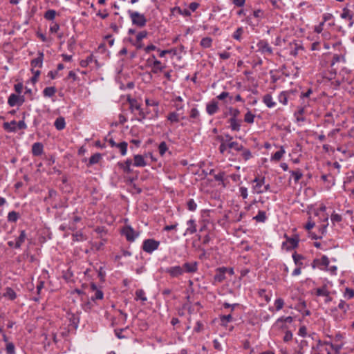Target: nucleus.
Listing matches in <instances>:
<instances>
[{
    "label": "nucleus",
    "instance_id": "obj_51",
    "mask_svg": "<svg viewBox=\"0 0 354 354\" xmlns=\"http://www.w3.org/2000/svg\"><path fill=\"white\" fill-rule=\"evenodd\" d=\"M221 322L222 326H226L227 323L231 322L233 319L232 316L230 314L227 315L221 316Z\"/></svg>",
    "mask_w": 354,
    "mask_h": 354
},
{
    "label": "nucleus",
    "instance_id": "obj_35",
    "mask_svg": "<svg viewBox=\"0 0 354 354\" xmlns=\"http://www.w3.org/2000/svg\"><path fill=\"white\" fill-rule=\"evenodd\" d=\"M167 118L171 123L178 122L180 120L179 114L176 111L170 112Z\"/></svg>",
    "mask_w": 354,
    "mask_h": 354
},
{
    "label": "nucleus",
    "instance_id": "obj_33",
    "mask_svg": "<svg viewBox=\"0 0 354 354\" xmlns=\"http://www.w3.org/2000/svg\"><path fill=\"white\" fill-rule=\"evenodd\" d=\"M286 153L285 149L283 146L280 147V149L277 151H276L274 154L271 156L272 160L279 161L281 159L284 153Z\"/></svg>",
    "mask_w": 354,
    "mask_h": 354
},
{
    "label": "nucleus",
    "instance_id": "obj_42",
    "mask_svg": "<svg viewBox=\"0 0 354 354\" xmlns=\"http://www.w3.org/2000/svg\"><path fill=\"white\" fill-rule=\"evenodd\" d=\"M136 299L141 300L142 301H146L147 298L145 295V292L142 289H138L136 291Z\"/></svg>",
    "mask_w": 354,
    "mask_h": 354
},
{
    "label": "nucleus",
    "instance_id": "obj_45",
    "mask_svg": "<svg viewBox=\"0 0 354 354\" xmlns=\"http://www.w3.org/2000/svg\"><path fill=\"white\" fill-rule=\"evenodd\" d=\"M4 296L8 297L11 300H14L17 297L16 292L11 288H6Z\"/></svg>",
    "mask_w": 354,
    "mask_h": 354
},
{
    "label": "nucleus",
    "instance_id": "obj_58",
    "mask_svg": "<svg viewBox=\"0 0 354 354\" xmlns=\"http://www.w3.org/2000/svg\"><path fill=\"white\" fill-rule=\"evenodd\" d=\"M344 297L348 299H350L354 297V290L346 288L344 293Z\"/></svg>",
    "mask_w": 354,
    "mask_h": 354
},
{
    "label": "nucleus",
    "instance_id": "obj_43",
    "mask_svg": "<svg viewBox=\"0 0 354 354\" xmlns=\"http://www.w3.org/2000/svg\"><path fill=\"white\" fill-rule=\"evenodd\" d=\"M56 92V89L53 86L46 87L43 91V94L45 97H52Z\"/></svg>",
    "mask_w": 354,
    "mask_h": 354
},
{
    "label": "nucleus",
    "instance_id": "obj_34",
    "mask_svg": "<svg viewBox=\"0 0 354 354\" xmlns=\"http://www.w3.org/2000/svg\"><path fill=\"white\" fill-rule=\"evenodd\" d=\"M115 147L119 149L120 154L124 156L127 154V152L128 143L125 141H123L118 143Z\"/></svg>",
    "mask_w": 354,
    "mask_h": 354
},
{
    "label": "nucleus",
    "instance_id": "obj_55",
    "mask_svg": "<svg viewBox=\"0 0 354 354\" xmlns=\"http://www.w3.org/2000/svg\"><path fill=\"white\" fill-rule=\"evenodd\" d=\"M6 351L7 354H15V347L13 343L8 342L6 344Z\"/></svg>",
    "mask_w": 354,
    "mask_h": 354
},
{
    "label": "nucleus",
    "instance_id": "obj_48",
    "mask_svg": "<svg viewBox=\"0 0 354 354\" xmlns=\"http://www.w3.org/2000/svg\"><path fill=\"white\" fill-rule=\"evenodd\" d=\"M101 158H102V156L99 153H96L93 154L89 158V165H92L94 164H97V162H99Z\"/></svg>",
    "mask_w": 354,
    "mask_h": 354
},
{
    "label": "nucleus",
    "instance_id": "obj_37",
    "mask_svg": "<svg viewBox=\"0 0 354 354\" xmlns=\"http://www.w3.org/2000/svg\"><path fill=\"white\" fill-rule=\"evenodd\" d=\"M288 91H281L278 95V100L283 105L288 104Z\"/></svg>",
    "mask_w": 354,
    "mask_h": 354
},
{
    "label": "nucleus",
    "instance_id": "obj_60",
    "mask_svg": "<svg viewBox=\"0 0 354 354\" xmlns=\"http://www.w3.org/2000/svg\"><path fill=\"white\" fill-rule=\"evenodd\" d=\"M263 15V11L260 9L254 10L252 13V16L257 19V23L262 19Z\"/></svg>",
    "mask_w": 354,
    "mask_h": 354
},
{
    "label": "nucleus",
    "instance_id": "obj_44",
    "mask_svg": "<svg viewBox=\"0 0 354 354\" xmlns=\"http://www.w3.org/2000/svg\"><path fill=\"white\" fill-rule=\"evenodd\" d=\"M291 176L294 178L295 183H297L302 178L303 174L299 170L290 171Z\"/></svg>",
    "mask_w": 354,
    "mask_h": 354
},
{
    "label": "nucleus",
    "instance_id": "obj_18",
    "mask_svg": "<svg viewBox=\"0 0 354 354\" xmlns=\"http://www.w3.org/2000/svg\"><path fill=\"white\" fill-rule=\"evenodd\" d=\"M132 165V160L127 158L124 162H118V166L123 170L126 174H130L132 171L131 165Z\"/></svg>",
    "mask_w": 354,
    "mask_h": 354
},
{
    "label": "nucleus",
    "instance_id": "obj_50",
    "mask_svg": "<svg viewBox=\"0 0 354 354\" xmlns=\"http://www.w3.org/2000/svg\"><path fill=\"white\" fill-rule=\"evenodd\" d=\"M175 10L179 15L183 17H190L192 15L191 11L188 9H182L180 7H176Z\"/></svg>",
    "mask_w": 354,
    "mask_h": 354
},
{
    "label": "nucleus",
    "instance_id": "obj_19",
    "mask_svg": "<svg viewBox=\"0 0 354 354\" xmlns=\"http://www.w3.org/2000/svg\"><path fill=\"white\" fill-rule=\"evenodd\" d=\"M149 66L151 68V73L154 74H158L162 72L166 67V66L162 64L160 61H155V62L151 63Z\"/></svg>",
    "mask_w": 354,
    "mask_h": 354
},
{
    "label": "nucleus",
    "instance_id": "obj_2",
    "mask_svg": "<svg viewBox=\"0 0 354 354\" xmlns=\"http://www.w3.org/2000/svg\"><path fill=\"white\" fill-rule=\"evenodd\" d=\"M129 109L135 115V120L142 122L146 118L147 114L141 108V104L136 99H129Z\"/></svg>",
    "mask_w": 354,
    "mask_h": 354
},
{
    "label": "nucleus",
    "instance_id": "obj_9",
    "mask_svg": "<svg viewBox=\"0 0 354 354\" xmlns=\"http://www.w3.org/2000/svg\"><path fill=\"white\" fill-rule=\"evenodd\" d=\"M198 263L197 261L185 262L181 266L184 273H195L198 270Z\"/></svg>",
    "mask_w": 354,
    "mask_h": 354
},
{
    "label": "nucleus",
    "instance_id": "obj_39",
    "mask_svg": "<svg viewBox=\"0 0 354 354\" xmlns=\"http://www.w3.org/2000/svg\"><path fill=\"white\" fill-rule=\"evenodd\" d=\"M227 145L229 149H233L236 151H240L243 149V145L235 141L230 142Z\"/></svg>",
    "mask_w": 354,
    "mask_h": 354
},
{
    "label": "nucleus",
    "instance_id": "obj_1",
    "mask_svg": "<svg viewBox=\"0 0 354 354\" xmlns=\"http://www.w3.org/2000/svg\"><path fill=\"white\" fill-rule=\"evenodd\" d=\"M252 192L253 194H261L270 191V185L266 183L265 176H258L252 180Z\"/></svg>",
    "mask_w": 354,
    "mask_h": 354
},
{
    "label": "nucleus",
    "instance_id": "obj_29",
    "mask_svg": "<svg viewBox=\"0 0 354 354\" xmlns=\"http://www.w3.org/2000/svg\"><path fill=\"white\" fill-rule=\"evenodd\" d=\"M26 239V233L25 230H21L20 234L16 240V242L15 244V248H21L22 243H24Z\"/></svg>",
    "mask_w": 354,
    "mask_h": 354
},
{
    "label": "nucleus",
    "instance_id": "obj_54",
    "mask_svg": "<svg viewBox=\"0 0 354 354\" xmlns=\"http://www.w3.org/2000/svg\"><path fill=\"white\" fill-rule=\"evenodd\" d=\"M274 306L276 308V310L277 311H279L280 310H281L284 306V301L282 298H277L275 301H274Z\"/></svg>",
    "mask_w": 354,
    "mask_h": 354
},
{
    "label": "nucleus",
    "instance_id": "obj_26",
    "mask_svg": "<svg viewBox=\"0 0 354 354\" xmlns=\"http://www.w3.org/2000/svg\"><path fill=\"white\" fill-rule=\"evenodd\" d=\"M241 120H239L238 119L230 118L229 123L231 130L234 131H239L241 129Z\"/></svg>",
    "mask_w": 354,
    "mask_h": 354
},
{
    "label": "nucleus",
    "instance_id": "obj_32",
    "mask_svg": "<svg viewBox=\"0 0 354 354\" xmlns=\"http://www.w3.org/2000/svg\"><path fill=\"white\" fill-rule=\"evenodd\" d=\"M54 125L59 131L64 129L66 126L65 118L64 117L57 118L55 121Z\"/></svg>",
    "mask_w": 354,
    "mask_h": 354
},
{
    "label": "nucleus",
    "instance_id": "obj_47",
    "mask_svg": "<svg viewBox=\"0 0 354 354\" xmlns=\"http://www.w3.org/2000/svg\"><path fill=\"white\" fill-rule=\"evenodd\" d=\"M255 115L251 111H248L244 117V121L248 124H252L254 122Z\"/></svg>",
    "mask_w": 354,
    "mask_h": 354
},
{
    "label": "nucleus",
    "instance_id": "obj_27",
    "mask_svg": "<svg viewBox=\"0 0 354 354\" xmlns=\"http://www.w3.org/2000/svg\"><path fill=\"white\" fill-rule=\"evenodd\" d=\"M3 127L5 131L8 132H16L17 131V122L12 120L10 122H4Z\"/></svg>",
    "mask_w": 354,
    "mask_h": 354
},
{
    "label": "nucleus",
    "instance_id": "obj_16",
    "mask_svg": "<svg viewBox=\"0 0 354 354\" xmlns=\"http://www.w3.org/2000/svg\"><path fill=\"white\" fill-rule=\"evenodd\" d=\"M218 110V103L215 100H212L206 104V112L209 115H214Z\"/></svg>",
    "mask_w": 354,
    "mask_h": 354
},
{
    "label": "nucleus",
    "instance_id": "obj_53",
    "mask_svg": "<svg viewBox=\"0 0 354 354\" xmlns=\"http://www.w3.org/2000/svg\"><path fill=\"white\" fill-rule=\"evenodd\" d=\"M187 207L189 211L194 212L197 208V204L196 203L194 199L191 198L188 200L187 203Z\"/></svg>",
    "mask_w": 354,
    "mask_h": 354
},
{
    "label": "nucleus",
    "instance_id": "obj_13",
    "mask_svg": "<svg viewBox=\"0 0 354 354\" xmlns=\"http://www.w3.org/2000/svg\"><path fill=\"white\" fill-rule=\"evenodd\" d=\"M123 234L129 241H134L138 236V234L130 226H126L123 229Z\"/></svg>",
    "mask_w": 354,
    "mask_h": 354
},
{
    "label": "nucleus",
    "instance_id": "obj_61",
    "mask_svg": "<svg viewBox=\"0 0 354 354\" xmlns=\"http://www.w3.org/2000/svg\"><path fill=\"white\" fill-rule=\"evenodd\" d=\"M292 259L294 260V262L296 265H301L302 263L300 262L301 260L304 259L303 256L301 254H298L296 252H295L292 254Z\"/></svg>",
    "mask_w": 354,
    "mask_h": 354
},
{
    "label": "nucleus",
    "instance_id": "obj_38",
    "mask_svg": "<svg viewBox=\"0 0 354 354\" xmlns=\"http://www.w3.org/2000/svg\"><path fill=\"white\" fill-rule=\"evenodd\" d=\"M244 30L243 27H239L232 34V37L236 41H241Z\"/></svg>",
    "mask_w": 354,
    "mask_h": 354
},
{
    "label": "nucleus",
    "instance_id": "obj_56",
    "mask_svg": "<svg viewBox=\"0 0 354 354\" xmlns=\"http://www.w3.org/2000/svg\"><path fill=\"white\" fill-rule=\"evenodd\" d=\"M341 61L344 62V57L337 54H335L333 57L330 66H333L336 63L339 62Z\"/></svg>",
    "mask_w": 354,
    "mask_h": 354
},
{
    "label": "nucleus",
    "instance_id": "obj_59",
    "mask_svg": "<svg viewBox=\"0 0 354 354\" xmlns=\"http://www.w3.org/2000/svg\"><path fill=\"white\" fill-rule=\"evenodd\" d=\"M56 15V12L53 10H49L46 12L44 17L48 20H53Z\"/></svg>",
    "mask_w": 354,
    "mask_h": 354
},
{
    "label": "nucleus",
    "instance_id": "obj_11",
    "mask_svg": "<svg viewBox=\"0 0 354 354\" xmlns=\"http://www.w3.org/2000/svg\"><path fill=\"white\" fill-rule=\"evenodd\" d=\"M353 17L354 16H353V12L347 8H344L342 10V12L340 15V17L342 19H346L348 21V26L349 28H351L354 24Z\"/></svg>",
    "mask_w": 354,
    "mask_h": 354
},
{
    "label": "nucleus",
    "instance_id": "obj_52",
    "mask_svg": "<svg viewBox=\"0 0 354 354\" xmlns=\"http://www.w3.org/2000/svg\"><path fill=\"white\" fill-rule=\"evenodd\" d=\"M241 151H242L241 157L244 160L247 161L252 157V153L249 149L243 147V149Z\"/></svg>",
    "mask_w": 354,
    "mask_h": 354
},
{
    "label": "nucleus",
    "instance_id": "obj_31",
    "mask_svg": "<svg viewBox=\"0 0 354 354\" xmlns=\"http://www.w3.org/2000/svg\"><path fill=\"white\" fill-rule=\"evenodd\" d=\"M297 310L302 313L303 316H309L310 312L306 309V304L304 301L297 305Z\"/></svg>",
    "mask_w": 354,
    "mask_h": 354
},
{
    "label": "nucleus",
    "instance_id": "obj_64",
    "mask_svg": "<svg viewBox=\"0 0 354 354\" xmlns=\"http://www.w3.org/2000/svg\"><path fill=\"white\" fill-rule=\"evenodd\" d=\"M145 104L148 106H156L158 107L159 105V103L158 101L154 100H150L149 98L145 99Z\"/></svg>",
    "mask_w": 354,
    "mask_h": 354
},
{
    "label": "nucleus",
    "instance_id": "obj_22",
    "mask_svg": "<svg viewBox=\"0 0 354 354\" xmlns=\"http://www.w3.org/2000/svg\"><path fill=\"white\" fill-rule=\"evenodd\" d=\"M306 106V105L299 106L297 111L295 112L294 116L297 122L305 121L306 118L304 117V114L305 113Z\"/></svg>",
    "mask_w": 354,
    "mask_h": 354
},
{
    "label": "nucleus",
    "instance_id": "obj_63",
    "mask_svg": "<svg viewBox=\"0 0 354 354\" xmlns=\"http://www.w3.org/2000/svg\"><path fill=\"white\" fill-rule=\"evenodd\" d=\"M103 292L101 291V290H96V291L95 292V294L94 295H93L91 297V299L93 301H95L96 299H102L103 298Z\"/></svg>",
    "mask_w": 354,
    "mask_h": 354
},
{
    "label": "nucleus",
    "instance_id": "obj_8",
    "mask_svg": "<svg viewBox=\"0 0 354 354\" xmlns=\"http://www.w3.org/2000/svg\"><path fill=\"white\" fill-rule=\"evenodd\" d=\"M164 272L169 274L171 278H179L183 275V270L180 266L167 267L165 269Z\"/></svg>",
    "mask_w": 354,
    "mask_h": 354
},
{
    "label": "nucleus",
    "instance_id": "obj_5",
    "mask_svg": "<svg viewBox=\"0 0 354 354\" xmlns=\"http://www.w3.org/2000/svg\"><path fill=\"white\" fill-rule=\"evenodd\" d=\"M286 241L283 242L282 247L286 250H291L298 246L299 237L297 234H295L292 237L288 236L287 234L284 235Z\"/></svg>",
    "mask_w": 354,
    "mask_h": 354
},
{
    "label": "nucleus",
    "instance_id": "obj_30",
    "mask_svg": "<svg viewBox=\"0 0 354 354\" xmlns=\"http://www.w3.org/2000/svg\"><path fill=\"white\" fill-rule=\"evenodd\" d=\"M174 102V107L177 111H180L184 109V104H183V99L180 96H176L173 99Z\"/></svg>",
    "mask_w": 354,
    "mask_h": 354
},
{
    "label": "nucleus",
    "instance_id": "obj_28",
    "mask_svg": "<svg viewBox=\"0 0 354 354\" xmlns=\"http://www.w3.org/2000/svg\"><path fill=\"white\" fill-rule=\"evenodd\" d=\"M43 58H44L43 53H39V56L37 58H35L31 61L30 64H31L32 68L33 69L35 67L41 68L42 66Z\"/></svg>",
    "mask_w": 354,
    "mask_h": 354
},
{
    "label": "nucleus",
    "instance_id": "obj_10",
    "mask_svg": "<svg viewBox=\"0 0 354 354\" xmlns=\"http://www.w3.org/2000/svg\"><path fill=\"white\" fill-rule=\"evenodd\" d=\"M24 101L25 99L24 96L12 93L8 97V103L10 106H15L16 105L21 106Z\"/></svg>",
    "mask_w": 354,
    "mask_h": 354
},
{
    "label": "nucleus",
    "instance_id": "obj_7",
    "mask_svg": "<svg viewBox=\"0 0 354 354\" xmlns=\"http://www.w3.org/2000/svg\"><path fill=\"white\" fill-rule=\"evenodd\" d=\"M160 245V241L152 239H146L142 243V250L147 253H152L156 250Z\"/></svg>",
    "mask_w": 354,
    "mask_h": 354
},
{
    "label": "nucleus",
    "instance_id": "obj_23",
    "mask_svg": "<svg viewBox=\"0 0 354 354\" xmlns=\"http://www.w3.org/2000/svg\"><path fill=\"white\" fill-rule=\"evenodd\" d=\"M329 292L328 287L326 285H324L322 287L315 288L312 291V294H315L317 297H324L328 296V292Z\"/></svg>",
    "mask_w": 354,
    "mask_h": 354
},
{
    "label": "nucleus",
    "instance_id": "obj_14",
    "mask_svg": "<svg viewBox=\"0 0 354 354\" xmlns=\"http://www.w3.org/2000/svg\"><path fill=\"white\" fill-rule=\"evenodd\" d=\"M189 120L190 122L193 124H201V120L200 118V112L196 107H194L190 110Z\"/></svg>",
    "mask_w": 354,
    "mask_h": 354
},
{
    "label": "nucleus",
    "instance_id": "obj_6",
    "mask_svg": "<svg viewBox=\"0 0 354 354\" xmlns=\"http://www.w3.org/2000/svg\"><path fill=\"white\" fill-rule=\"evenodd\" d=\"M258 52L264 55H272L273 54L272 48L270 46L268 41L266 39H261L257 44Z\"/></svg>",
    "mask_w": 354,
    "mask_h": 354
},
{
    "label": "nucleus",
    "instance_id": "obj_62",
    "mask_svg": "<svg viewBox=\"0 0 354 354\" xmlns=\"http://www.w3.org/2000/svg\"><path fill=\"white\" fill-rule=\"evenodd\" d=\"M148 32L146 30H142L139 32L136 35V41L137 42H140L142 40L147 37Z\"/></svg>",
    "mask_w": 354,
    "mask_h": 354
},
{
    "label": "nucleus",
    "instance_id": "obj_46",
    "mask_svg": "<svg viewBox=\"0 0 354 354\" xmlns=\"http://www.w3.org/2000/svg\"><path fill=\"white\" fill-rule=\"evenodd\" d=\"M19 217V213L12 211L8 213V221L9 222L15 223Z\"/></svg>",
    "mask_w": 354,
    "mask_h": 354
},
{
    "label": "nucleus",
    "instance_id": "obj_25",
    "mask_svg": "<svg viewBox=\"0 0 354 354\" xmlns=\"http://www.w3.org/2000/svg\"><path fill=\"white\" fill-rule=\"evenodd\" d=\"M134 162L133 165L136 167H143L147 165V162L142 155H135L133 157Z\"/></svg>",
    "mask_w": 354,
    "mask_h": 354
},
{
    "label": "nucleus",
    "instance_id": "obj_17",
    "mask_svg": "<svg viewBox=\"0 0 354 354\" xmlns=\"http://www.w3.org/2000/svg\"><path fill=\"white\" fill-rule=\"evenodd\" d=\"M227 268L225 267L218 268L216 270V273L214 277V279L215 281L221 283L225 279V272H227Z\"/></svg>",
    "mask_w": 354,
    "mask_h": 354
},
{
    "label": "nucleus",
    "instance_id": "obj_12",
    "mask_svg": "<svg viewBox=\"0 0 354 354\" xmlns=\"http://www.w3.org/2000/svg\"><path fill=\"white\" fill-rule=\"evenodd\" d=\"M68 319H69V321L68 322V331H69L71 330H75L78 327V324H79V322H80V319H79L78 316H77L74 314L69 315L68 313Z\"/></svg>",
    "mask_w": 354,
    "mask_h": 354
},
{
    "label": "nucleus",
    "instance_id": "obj_21",
    "mask_svg": "<svg viewBox=\"0 0 354 354\" xmlns=\"http://www.w3.org/2000/svg\"><path fill=\"white\" fill-rule=\"evenodd\" d=\"M187 228L184 233V236L187 234H193L196 232V224L194 219H189L187 221Z\"/></svg>",
    "mask_w": 354,
    "mask_h": 354
},
{
    "label": "nucleus",
    "instance_id": "obj_24",
    "mask_svg": "<svg viewBox=\"0 0 354 354\" xmlns=\"http://www.w3.org/2000/svg\"><path fill=\"white\" fill-rule=\"evenodd\" d=\"M44 146L41 142H35L32 146L33 156H38L43 153Z\"/></svg>",
    "mask_w": 354,
    "mask_h": 354
},
{
    "label": "nucleus",
    "instance_id": "obj_3",
    "mask_svg": "<svg viewBox=\"0 0 354 354\" xmlns=\"http://www.w3.org/2000/svg\"><path fill=\"white\" fill-rule=\"evenodd\" d=\"M332 349L331 342L318 340L316 345L312 347L310 354H331Z\"/></svg>",
    "mask_w": 354,
    "mask_h": 354
},
{
    "label": "nucleus",
    "instance_id": "obj_40",
    "mask_svg": "<svg viewBox=\"0 0 354 354\" xmlns=\"http://www.w3.org/2000/svg\"><path fill=\"white\" fill-rule=\"evenodd\" d=\"M212 39L209 37H203L200 42L201 46L203 48H208L212 46Z\"/></svg>",
    "mask_w": 354,
    "mask_h": 354
},
{
    "label": "nucleus",
    "instance_id": "obj_41",
    "mask_svg": "<svg viewBox=\"0 0 354 354\" xmlns=\"http://www.w3.org/2000/svg\"><path fill=\"white\" fill-rule=\"evenodd\" d=\"M293 322V317L291 316L288 317H281L278 318L274 324V325H279L281 323H292Z\"/></svg>",
    "mask_w": 354,
    "mask_h": 354
},
{
    "label": "nucleus",
    "instance_id": "obj_15",
    "mask_svg": "<svg viewBox=\"0 0 354 354\" xmlns=\"http://www.w3.org/2000/svg\"><path fill=\"white\" fill-rule=\"evenodd\" d=\"M337 308L340 309L343 312V315H341L339 317H335V319L337 321H340L345 317V315L347 313V311L349 310V305L346 304L344 301L341 300L338 304L337 308H335L333 311H336Z\"/></svg>",
    "mask_w": 354,
    "mask_h": 354
},
{
    "label": "nucleus",
    "instance_id": "obj_20",
    "mask_svg": "<svg viewBox=\"0 0 354 354\" xmlns=\"http://www.w3.org/2000/svg\"><path fill=\"white\" fill-rule=\"evenodd\" d=\"M262 102L266 104V106L268 108L270 109L274 108L277 104L276 102L274 100L270 93H267L264 95L262 98Z\"/></svg>",
    "mask_w": 354,
    "mask_h": 354
},
{
    "label": "nucleus",
    "instance_id": "obj_49",
    "mask_svg": "<svg viewBox=\"0 0 354 354\" xmlns=\"http://www.w3.org/2000/svg\"><path fill=\"white\" fill-rule=\"evenodd\" d=\"M168 150L167 145L165 142H161L158 146V152L161 156H163Z\"/></svg>",
    "mask_w": 354,
    "mask_h": 354
},
{
    "label": "nucleus",
    "instance_id": "obj_4",
    "mask_svg": "<svg viewBox=\"0 0 354 354\" xmlns=\"http://www.w3.org/2000/svg\"><path fill=\"white\" fill-rule=\"evenodd\" d=\"M128 14L133 25L139 28H142L146 25L147 19L144 15L131 10H128Z\"/></svg>",
    "mask_w": 354,
    "mask_h": 354
},
{
    "label": "nucleus",
    "instance_id": "obj_57",
    "mask_svg": "<svg viewBox=\"0 0 354 354\" xmlns=\"http://www.w3.org/2000/svg\"><path fill=\"white\" fill-rule=\"evenodd\" d=\"M229 111H230V114L231 115L230 118L237 119L238 116L240 115V111L238 109L230 107Z\"/></svg>",
    "mask_w": 354,
    "mask_h": 354
},
{
    "label": "nucleus",
    "instance_id": "obj_36",
    "mask_svg": "<svg viewBox=\"0 0 354 354\" xmlns=\"http://www.w3.org/2000/svg\"><path fill=\"white\" fill-rule=\"evenodd\" d=\"M253 219H254L257 222L264 223L267 219L266 212L259 210L258 214L253 218Z\"/></svg>",
    "mask_w": 354,
    "mask_h": 354
}]
</instances>
